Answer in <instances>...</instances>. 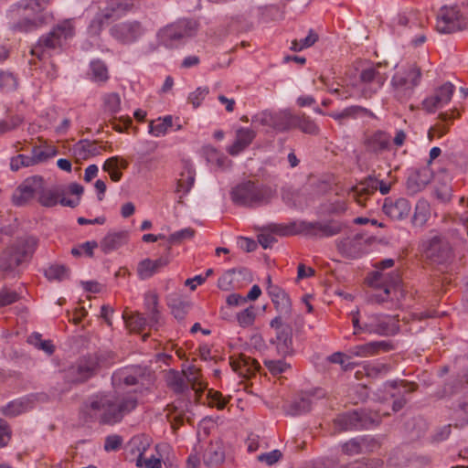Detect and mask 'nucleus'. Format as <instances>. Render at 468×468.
Segmentation results:
<instances>
[{
	"label": "nucleus",
	"instance_id": "f257e3e1",
	"mask_svg": "<svg viewBox=\"0 0 468 468\" xmlns=\"http://www.w3.org/2000/svg\"><path fill=\"white\" fill-rule=\"evenodd\" d=\"M354 334L367 333L370 335H393L399 332V321L395 316L387 314H367L365 321L360 323L359 311H352Z\"/></svg>",
	"mask_w": 468,
	"mask_h": 468
},
{
	"label": "nucleus",
	"instance_id": "f03ea898",
	"mask_svg": "<svg viewBox=\"0 0 468 468\" xmlns=\"http://www.w3.org/2000/svg\"><path fill=\"white\" fill-rule=\"evenodd\" d=\"M37 246V239L31 236L21 237L0 254V271L9 272L21 263L28 261Z\"/></svg>",
	"mask_w": 468,
	"mask_h": 468
},
{
	"label": "nucleus",
	"instance_id": "7ed1b4c3",
	"mask_svg": "<svg viewBox=\"0 0 468 468\" xmlns=\"http://www.w3.org/2000/svg\"><path fill=\"white\" fill-rule=\"evenodd\" d=\"M137 397L134 393L118 396L114 400L101 399V402L92 400L90 407L92 410H102L101 421L113 424L119 422L122 417L135 409Z\"/></svg>",
	"mask_w": 468,
	"mask_h": 468
},
{
	"label": "nucleus",
	"instance_id": "20e7f679",
	"mask_svg": "<svg viewBox=\"0 0 468 468\" xmlns=\"http://www.w3.org/2000/svg\"><path fill=\"white\" fill-rule=\"evenodd\" d=\"M275 191L270 186H260L251 181H245L231 190L232 201L239 206L255 207L268 203L274 197Z\"/></svg>",
	"mask_w": 468,
	"mask_h": 468
},
{
	"label": "nucleus",
	"instance_id": "39448f33",
	"mask_svg": "<svg viewBox=\"0 0 468 468\" xmlns=\"http://www.w3.org/2000/svg\"><path fill=\"white\" fill-rule=\"evenodd\" d=\"M49 2L50 0H26L20 3L17 12L23 18L14 26L15 29L27 32L41 25L44 20L39 15Z\"/></svg>",
	"mask_w": 468,
	"mask_h": 468
},
{
	"label": "nucleus",
	"instance_id": "423d86ee",
	"mask_svg": "<svg viewBox=\"0 0 468 468\" xmlns=\"http://www.w3.org/2000/svg\"><path fill=\"white\" fill-rule=\"evenodd\" d=\"M197 22L188 19H180L165 26L157 32V40L165 48H174L177 41L192 37L197 31Z\"/></svg>",
	"mask_w": 468,
	"mask_h": 468
},
{
	"label": "nucleus",
	"instance_id": "0eeeda50",
	"mask_svg": "<svg viewBox=\"0 0 468 468\" xmlns=\"http://www.w3.org/2000/svg\"><path fill=\"white\" fill-rule=\"evenodd\" d=\"M420 70L415 65L399 69L391 80L396 96L400 100L409 98L420 80Z\"/></svg>",
	"mask_w": 468,
	"mask_h": 468
},
{
	"label": "nucleus",
	"instance_id": "6e6552de",
	"mask_svg": "<svg viewBox=\"0 0 468 468\" xmlns=\"http://www.w3.org/2000/svg\"><path fill=\"white\" fill-rule=\"evenodd\" d=\"M73 35V27L68 21L58 24L47 36L42 37L31 53L39 58L46 51L60 48L65 40Z\"/></svg>",
	"mask_w": 468,
	"mask_h": 468
},
{
	"label": "nucleus",
	"instance_id": "1a4fd4ad",
	"mask_svg": "<svg viewBox=\"0 0 468 468\" xmlns=\"http://www.w3.org/2000/svg\"><path fill=\"white\" fill-rule=\"evenodd\" d=\"M467 21L456 5H444L437 15L436 30L441 34H452L464 29Z\"/></svg>",
	"mask_w": 468,
	"mask_h": 468
},
{
	"label": "nucleus",
	"instance_id": "9d476101",
	"mask_svg": "<svg viewBox=\"0 0 468 468\" xmlns=\"http://www.w3.org/2000/svg\"><path fill=\"white\" fill-rule=\"evenodd\" d=\"M138 0H111L106 4L102 14L98 15L90 25V32L99 33L104 25L111 19H117L130 11Z\"/></svg>",
	"mask_w": 468,
	"mask_h": 468
},
{
	"label": "nucleus",
	"instance_id": "9b49d317",
	"mask_svg": "<svg viewBox=\"0 0 468 468\" xmlns=\"http://www.w3.org/2000/svg\"><path fill=\"white\" fill-rule=\"evenodd\" d=\"M381 65H371L364 69L359 77L360 95L368 98L379 90L387 80L386 72L380 70Z\"/></svg>",
	"mask_w": 468,
	"mask_h": 468
},
{
	"label": "nucleus",
	"instance_id": "f8f14e48",
	"mask_svg": "<svg viewBox=\"0 0 468 468\" xmlns=\"http://www.w3.org/2000/svg\"><path fill=\"white\" fill-rule=\"evenodd\" d=\"M378 415L369 416L365 410H354L339 415L335 422L343 431L370 429L379 422Z\"/></svg>",
	"mask_w": 468,
	"mask_h": 468
},
{
	"label": "nucleus",
	"instance_id": "ddd939ff",
	"mask_svg": "<svg viewBox=\"0 0 468 468\" xmlns=\"http://www.w3.org/2000/svg\"><path fill=\"white\" fill-rule=\"evenodd\" d=\"M44 185H46L45 180L40 176L26 178L13 195L14 203L23 206L36 197L38 198L39 194L43 192Z\"/></svg>",
	"mask_w": 468,
	"mask_h": 468
},
{
	"label": "nucleus",
	"instance_id": "4468645a",
	"mask_svg": "<svg viewBox=\"0 0 468 468\" xmlns=\"http://www.w3.org/2000/svg\"><path fill=\"white\" fill-rule=\"evenodd\" d=\"M145 32L146 28L137 20L118 23L110 29L112 37L123 44L136 42Z\"/></svg>",
	"mask_w": 468,
	"mask_h": 468
},
{
	"label": "nucleus",
	"instance_id": "2eb2a0df",
	"mask_svg": "<svg viewBox=\"0 0 468 468\" xmlns=\"http://www.w3.org/2000/svg\"><path fill=\"white\" fill-rule=\"evenodd\" d=\"M454 91L453 84L451 82L443 83L422 101V108L429 113H434L451 101Z\"/></svg>",
	"mask_w": 468,
	"mask_h": 468
},
{
	"label": "nucleus",
	"instance_id": "dca6fc26",
	"mask_svg": "<svg viewBox=\"0 0 468 468\" xmlns=\"http://www.w3.org/2000/svg\"><path fill=\"white\" fill-rule=\"evenodd\" d=\"M383 211L391 219L403 220L410 216L411 205L404 197H388L384 201Z\"/></svg>",
	"mask_w": 468,
	"mask_h": 468
},
{
	"label": "nucleus",
	"instance_id": "f3484780",
	"mask_svg": "<svg viewBox=\"0 0 468 468\" xmlns=\"http://www.w3.org/2000/svg\"><path fill=\"white\" fill-rule=\"evenodd\" d=\"M144 377V369L139 366L126 367L116 370L112 375V383L116 387L132 386L139 383Z\"/></svg>",
	"mask_w": 468,
	"mask_h": 468
},
{
	"label": "nucleus",
	"instance_id": "a211bd4d",
	"mask_svg": "<svg viewBox=\"0 0 468 468\" xmlns=\"http://www.w3.org/2000/svg\"><path fill=\"white\" fill-rule=\"evenodd\" d=\"M392 349V345L388 341H371L363 345H357L348 349L350 356L368 357L387 352Z\"/></svg>",
	"mask_w": 468,
	"mask_h": 468
},
{
	"label": "nucleus",
	"instance_id": "6ab92c4d",
	"mask_svg": "<svg viewBox=\"0 0 468 468\" xmlns=\"http://www.w3.org/2000/svg\"><path fill=\"white\" fill-rule=\"evenodd\" d=\"M256 137V132L248 127H240L236 131L235 140L227 148V152L236 156L246 150Z\"/></svg>",
	"mask_w": 468,
	"mask_h": 468
},
{
	"label": "nucleus",
	"instance_id": "aec40b11",
	"mask_svg": "<svg viewBox=\"0 0 468 468\" xmlns=\"http://www.w3.org/2000/svg\"><path fill=\"white\" fill-rule=\"evenodd\" d=\"M338 250L346 257L357 258L363 254L364 239L360 235H354L340 239L337 242Z\"/></svg>",
	"mask_w": 468,
	"mask_h": 468
},
{
	"label": "nucleus",
	"instance_id": "412c9836",
	"mask_svg": "<svg viewBox=\"0 0 468 468\" xmlns=\"http://www.w3.org/2000/svg\"><path fill=\"white\" fill-rule=\"evenodd\" d=\"M130 233L127 230L110 231L100 242L101 250L110 253L127 244Z\"/></svg>",
	"mask_w": 468,
	"mask_h": 468
},
{
	"label": "nucleus",
	"instance_id": "4be33fe9",
	"mask_svg": "<svg viewBox=\"0 0 468 468\" xmlns=\"http://www.w3.org/2000/svg\"><path fill=\"white\" fill-rule=\"evenodd\" d=\"M169 263L167 257H160L156 260L144 259L138 263L137 274L141 280H146L157 273Z\"/></svg>",
	"mask_w": 468,
	"mask_h": 468
},
{
	"label": "nucleus",
	"instance_id": "5701e85b",
	"mask_svg": "<svg viewBox=\"0 0 468 468\" xmlns=\"http://www.w3.org/2000/svg\"><path fill=\"white\" fill-rule=\"evenodd\" d=\"M450 255V247L440 238L434 237L430 240L429 246L426 249V256L431 261L441 263L446 261Z\"/></svg>",
	"mask_w": 468,
	"mask_h": 468
},
{
	"label": "nucleus",
	"instance_id": "b1692460",
	"mask_svg": "<svg viewBox=\"0 0 468 468\" xmlns=\"http://www.w3.org/2000/svg\"><path fill=\"white\" fill-rule=\"evenodd\" d=\"M431 178V172L427 168L414 171L407 179V189L412 194L418 193L430 183Z\"/></svg>",
	"mask_w": 468,
	"mask_h": 468
},
{
	"label": "nucleus",
	"instance_id": "393cba45",
	"mask_svg": "<svg viewBox=\"0 0 468 468\" xmlns=\"http://www.w3.org/2000/svg\"><path fill=\"white\" fill-rule=\"evenodd\" d=\"M230 365L233 371L242 378L251 377L259 368L258 362L247 356H240L237 359H233L231 360Z\"/></svg>",
	"mask_w": 468,
	"mask_h": 468
},
{
	"label": "nucleus",
	"instance_id": "a878e982",
	"mask_svg": "<svg viewBox=\"0 0 468 468\" xmlns=\"http://www.w3.org/2000/svg\"><path fill=\"white\" fill-rule=\"evenodd\" d=\"M174 126V117L165 115L149 122L148 133L154 137H162L166 135Z\"/></svg>",
	"mask_w": 468,
	"mask_h": 468
},
{
	"label": "nucleus",
	"instance_id": "bb28decb",
	"mask_svg": "<svg viewBox=\"0 0 468 468\" xmlns=\"http://www.w3.org/2000/svg\"><path fill=\"white\" fill-rule=\"evenodd\" d=\"M109 79V69L104 61L95 59L90 62V81L101 86L105 84Z\"/></svg>",
	"mask_w": 468,
	"mask_h": 468
},
{
	"label": "nucleus",
	"instance_id": "cd10ccee",
	"mask_svg": "<svg viewBox=\"0 0 468 468\" xmlns=\"http://www.w3.org/2000/svg\"><path fill=\"white\" fill-rule=\"evenodd\" d=\"M267 292L279 312L288 313L290 311V298L282 288L279 286H268Z\"/></svg>",
	"mask_w": 468,
	"mask_h": 468
},
{
	"label": "nucleus",
	"instance_id": "c85d7f7f",
	"mask_svg": "<svg viewBox=\"0 0 468 468\" xmlns=\"http://www.w3.org/2000/svg\"><path fill=\"white\" fill-rule=\"evenodd\" d=\"M170 447L166 443H159L155 446L156 455L150 458L135 459L136 466L145 468H162V460L165 453L168 452Z\"/></svg>",
	"mask_w": 468,
	"mask_h": 468
},
{
	"label": "nucleus",
	"instance_id": "c756f323",
	"mask_svg": "<svg viewBox=\"0 0 468 468\" xmlns=\"http://www.w3.org/2000/svg\"><path fill=\"white\" fill-rule=\"evenodd\" d=\"M128 162L121 156L108 158L103 165V170L108 172L112 180L118 182L122 178V170L126 169Z\"/></svg>",
	"mask_w": 468,
	"mask_h": 468
},
{
	"label": "nucleus",
	"instance_id": "7c9ffc66",
	"mask_svg": "<svg viewBox=\"0 0 468 468\" xmlns=\"http://www.w3.org/2000/svg\"><path fill=\"white\" fill-rule=\"evenodd\" d=\"M151 440L143 434L135 435L127 443V451L136 459L144 458V454L149 449Z\"/></svg>",
	"mask_w": 468,
	"mask_h": 468
},
{
	"label": "nucleus",
	"instance_id": "2f4dec72",
	"mask_svg": "<svg viewBox=\"0 0 468 468\" xmlns=\"http://www.w3.org/2000/svg\"><path fill=\"white\" fill-rule=\"evenodd\" d=\"M58 154L56 147L51 145H35L31 149V159L33 165H37L48 161Z\"/></svg>",
	"mask_w": 468,
	"mask_h": 468
},
{
	"label": "nucleus",
	"instance_id": "473e14b6",
	"mask_svg": "<svg viewBox=\"0 0 468 468\" xmlns=\"http://www.w3.org/2000/svg\"><path fill=\"white\" fill-rule=\"evenodd\" d=\"M294 115L288 111L273 112V130L286 132L293 128Z\"/></svg>",
	"mask_w": 468,
	"mask_h": 468
},
{
	"label": "nucleus",
	"instance_id": "72a5a7b5",
	"mask_svg": "<svg viewBox=\"0 0 468 468\" xmlns=\"http://www.w3.org/2000/svg\"><path fill=\"white\" fill-rule=\"evenodd\" d=\"M431 217V206L425 199H420L416 206L412 218V223L415 226H423Z\"/></svg>",
	"mask_w": 468,
	"mask_h": 468
},
{
	"label": "nucleus",
	"instance_id": "f704fd0d",
	"mask_svg": "<svg viewBox=\"0 0 468 468\" xmlns=\"http://www.w3.org/2000/svg\"><path fill=\"white\" fill-rule=\"evenodd\" d=\"M168 306L170 307L175 318L177 319L178 321H182L185 319L189 310L190 303L186 300H183L179 296H176L170 297L168 299Z\"/></svg>",
	"mask_w": 468,
	"mask_h": 468
},
{
	"label": "nucleus",
	"instance_id": "c9c22d12",
	"mask_svg": "<svg viewBox=\"0 0 468 468\" xmlns=\"http://www.w3.org/2000/svg\"><path fill=\"white\" fill-rule=\"evenodd\" d=\"M294 127L307 134L315 135L319 133V127L315 122L305 115L294 116L293 128Z\"/></svg>",
	"mask_w": 468,
	"mask_h": 468
},
{
	"label": "nucleus",
	"instance_id": "e433bc0d",
	"mask_svg": "<svg viewBox=\"0 0 468 468\" xmlns=\"http://www.w3.org/2000/svg\"><path fill=\"white\" fill-rule=\"evenodd\" d=\"M257 316V308L250 305L240 312L237 313L236 320L238 324L242 328H248L253 325Z\"/></svg>",
	"mask_w": 468,
	"mask_h": 468
},
{
	"label": "nucleus",
	"instance_id": "4c0bfd02",
	"mask_svg": "<svg viewBox=\"0 0 468 468\" xmlns=\"http://www.w3.org/2000/svg\"><path fill=\"white\" fill-rule=\"evenodd\" d=\"M196 173L192 167H186L181 174V177L177 182V191L184 195L187 194L195 184Z\"/></svg>",
	"mask_w": 468,
	"mask_h": 468
},
{
	"label": "nucleus",
	"instance_id": "58836bf2",
	"mask_svg": "<svg viewBox=\"0 0 468 468\" xmlns=\"http://www.w3.org/2000/svg\"><path fill=\"white\" fill-rule=\"evenodd\" d=\"M224 451L218 444H211L204 454V463L207 465H216L224 461Z\"/></svg>",
	"mask_w": 468,
	"mask_h": 468
},
{
	"label": "nucleus",
	"instance_id": "ea45409f",
	"mask_svg": "<svg viewBox=\"0 0 468 468\" xmlns=\"http://www.w3.org/2000/svg\"><path fill=\"white\" fill-rule=\"evenodd\" d=\"M393 265L394 260L392 259H386L376 263L375 267L378 269V271L372 273V276L369 279V283L372 286H378L380 282L386 281V274H384L382 271L391 268Z\"/></svg>",
	"mask_w": 468,
	"mask_h": 468
},
{
	"label": "nucleus",
	"instance_id": "a19ab883",
	"mask_svg": "<svg viewBox=\"0 0 468 468\" xmlns=\"http://www.w3.org/2000/svg\"><path fill=\"white\" fill-rule=\"evenodd\" d=\"M144 305L150 314V323L156 324L159 319V312L157 310L158 296L154 292H149L144 294Z\"/></svg>",
	"mask_w": 468,
	"mask_h": 468
},
{
	"label": "nucleus",
	"instance_id": "79ce46f5",
	"mask_svg": "<svg viewBox=\"0 0 468 468\" xmlns=\"http://www.w3.org/2000/svg\"><path fill=\"white\" fill-rule=\"evenodd\" d=\"M364 370L367 377L378 378L386 375L389 370V367L379 361H371L365 363Z\"/></svg>",
	"mask_w": 468,
	"mask_h": 468
},
{
	"label": "nucleus",
	"instance_id": "37998d69",
	"mask_svg": "<svg viewBox=\"0 0 468 468\" xmlns=\"http://www.w3.org/2000/svg\"><path fill=\"white\" fill-rule=\"evenodd\" d=\"M366 112H367V109H365L361 106L353 105V106L345 108L341 112H332V113H330V116L333 119H335V121L341 122L342 120H345V119H349V118L355 119L358 115H360L361 113H364Z\"/></svg>",
	"mask_w": 468,
	"mask_h": 468
},
{
	"label": "nucleus",
	"instance_id": "c03bdc74",
	"mask_svg": "<svg viewBox=\"0 0 468 468\" xmlns=\"http://www.w3.org/2000/svg\"><path fill=\"white\" fill-rule=\"evenodd\" d=\"M311 410V400L307 398H301L292 401L287 409V413L292 416L304 414Z\"/></svg>",
	"mask_w": 468,
	"mask_h": 468
},
{
	"label": "nucleus",
	"instance_id": "a18cd8bd",
	"mask_svg": "<svg viewBox=\"0 0 468 468\" xmlns=\"http://www.w3.org/2000/svg\"><path fill=\"white\" fill-rule=\"evenodd\" d=\"M104 111L111 113L116 114L121 110V97L116 92H111L103 97Z\"/></svg>",
	"mask_w": 468,
	"mask_h": 468
},
{
	"label": "nucleus",
	"instance_id": "49530a36",
	"mask_svg": "<svg viewBox=\"0 0 468 468\" xmlns=\"http://www.w3.org/2000/svg\"><path fill=\"white\" fill-rule=\"evenodd\" d=\"M69 374L73 381L82 382L88 378V362L86 360L69 368Z\"/></svg>",
	"mask_w": 468,
	"mask_h": 468
},
{
	"label": "nucleus",
	"instance_id": "de8ad7c7",
	"mask_svg": "<svg viewBox=\"0 0 468 468\" xmlns=\"http://www.w3.org/2000/svg\"><path fill=\"white\" fill-rule=\"evenodd\" d=\"M210 407H216L218 410H223L228 403V400L223 398L222 394L218 391L208 389L206 394V400Z\"/></svg>",
	"mask_w": 468,
	"mask_h": 468
},
{
	"label": "nucleus",
	"instance_id": "09e8293b",
	"mask_svg": "<svg viewBox=\"0 0 468 468\" xmlns=\"http://www.w3.org/2000/svg\"><path fill=\"white\" fill-rule=\"evenodd\" d=\"M48 280L61 281L69 276V270L64 265H51L45 271Z\"/></svg>",
	"mask_w": 468,
	"mask_h": 468
},
{
	"label": "nucleus",
	"instance_id": "8fccbe9b",
	"mask_svg": "<svg viewBox=\"0 0 468 468\" xmlns=\"http://www.w3.org/2000/svg\"><path fill=\"white\" fill-rule=\"evenodd\" d=\"M271 326L277 331V340L287 346L291 338L289 331L282 324V318L280 316L273 318L271 322Z\"/></svg>",
	"mask_w": 468,
	"mask_h": 468
},
{
	"label": "nucleus",
	"instance_id": "3c124183",
	"mask_svg": "<svg viewBox=\"0 0 468 468\" xmlns=\"http://www.w3.org/2000/svg\"><path fill=\"white\" fill-rule=\"evenodd\" d=\"M316 229L321 233L322 237H331L341 231V224L336 221L319 223Z\"/></svg>",
	"mask_w": 468,
	"mask_h": 468
},
{
	"label": "nucleus",
	"instance_id": "603ef678",
	"mask_svg": "<svg viewBox=\"0 0 468 468\" xmlns=\"http://www.w3.org/2000/svg\"><path fill=\"white\" fill-rule=\"evenodd\" d=\"M372 144L376 150H386L391 145V136L385 132H378L372 137Z\"/></svg>",
	"mask_w": 468,
	"mask_h": 468
},
{
	"label": "nucleus",
	"instance_id": "864d4df0",
	"mask_svg": "<svg viewBox=\"0 0 468 468\" xmlns=\"http://www.w3.org/2000/svg\"><path fill=\"white\" fill-rule=\"evenodd\" d=\"M252 123L256 126H265L273 130V112L263 111L252 116Z\"/></svg>",
	"mask_w": 468,
	"mask_h": 468
},
{
	"label": "nucleus",
	"instance_id": "5fc2aeb1",
	"mask_svg": "<svg viewBox=\"0 0 468 468\" xmlns=\"http://www.w3.org/2000/svg\"><path fill=\"white\" fill-rule=\"evenodd\" d=\"M364 440L360 438L351 439L342 444V451L350 456L357 455L362 452Z\"/></svg>",
	"mask_w": 468,
	"mask_h": 468
},
{
	"label": "nucleus",
	"instance_id": "6e6d98bb",
	"mask_svg": "<svg viewBox=\"0 0 468 468\" xmlns=\"http://www.w3.org/2000/svg\"><path fill=\"white\" fill-rule=\"evenodd\" d=\"M34 166L31 155L23 154L13 156L10 160V168L12 171H18L22 167Z\"/></svg>",
	"mask_w": 468,
	"mask_h": 468
},
{
	"label": "nucleus",
	"instance_id": "4d7b16f0",
	"mask_svg": "<svg viewBox=\"0 0 468 468\" xmlns=\"http://www.w3.org/2000/svg\"><path fill=\"white\" fill-rule=\"evenodd\" d=\"M59 196L43 186V192L39 194L37 201L44 207H53L58 204Z\"/></svg>",
	"mask_w": 468,
	"mask_h": 468
},
{
	"label": "nucleus",
	"instance_id": "13d9d810",
	"mask_svg": "<svg viewBox=\"0 0 468 468\" xmlns=\"http://www.w3.org/2000/svg\"><path fill=\"white\" fill-rule=\"evenodd\" d=\"M24 118L20 115L11 116L9 120L0 121V134L13 131L22 124Z\"/></svg>",
	"mask_w": 468,
	"mask_h": 468
},
{
	"label": "nucleus",
	"instance_id": "bf43d9fd",
	"mask_svg": "<svg viewBox=\"0 0 468 468\" xmlns=\"http://www.w3.org/2000/svg\"><path fill=\"white\" fill-rule=\"evenodd\" d=\"M73 155L77 163L88 159V140H80L72 148Z\"/></svg>",
	"mask_w": 468,
	"mask_h": 468
},
{
	"label": "nucleus",
	"instance_id": "052dcab7",
	"mask_svg": "<svg viewBox=\"0 0 468 468\" xmlns=\"http://www.w3.org/2000/svg\"><path fill=\"white\" fill-rule=\"evenodd\" d=\"M264 365L268 370L274 376L285 372L289 368V365L282 359L265 360Z\"/></svg>",
	"mask_w": 468,
	"mask_h": 468
},
{
	"label": "nucleus",
	"instance_id": "680f3d73",
	"mask_svg": "<svg viewBox=\"0 0 468 468\" xmlns=\"http://www.w3.org/2000/svg\"><path fill=\"white\" fill-rule=\"evenodd\" d=\"M17 81L10 72L0 73V88L5 91H12L16 90Z\"/></svg>",
	"mask_w": 468,
	"mask_h": 468
},
{
	"label": "nucleus",
	"instance_id": "e2e57ef3",
	"mask_svg": "<svg viewBox=\"0 0 468 468\" xmlns=\"http://www.w3.org/2000/svg\"><path fill=\"white\" fill-rule=\"evenodd\" d=\"M207 94L208 88L198 87L196 90L189 94L188 101L194 106V108H197L201 105L202 101L205 100Z\"/></svg>",
	"mask_w": 468,
	"mask_h": 468
},
{
	"label": "nucleus",
	"instance_id": "0e129e2a",
	"mask_svg": "<svg viewBox=\"0 0 468 468\" xmlns=\"http://www.w3.org/2000/svg\"><path fill=\"white\" fill-rule=\"evenodd\" d=\"M20 299L19 294L6 288L0 290V308L12 304Z\"/></svg>",
	"mask_w": 468,
	"mask_h": 468
},
{
	"label": "nucleus",
	"instance_id": "69168bd1",
	"mask_svg": "<svg viewBox=\"0 0 468 468\" xmlns=\"http://www.w3.org/2000/svg\"><path fill=\"white\" fill-rule=\"evenodd\" d=\"M126 324L131 330L140 331L145 327L147 322L143 314L136 313L126 320Z\"/></svg>",
	"mask_w": 468,
	"mask_h": 468
},
{
	"label": "nucleus",
	"instance_id": "338daca9",
	"mask_svg": "<svg viewBox=\"0 0 468 468\" xmlns=\"http://www.w3.org/2000/svg\"><path fill=\"white\" fill-rule=\"evenodd\" d=\"M93 359L95 361H91L90 359V367H89L90 374L92 371H96L102 367H107L111 365V363L109 362V356L105 354L95 355Z\"/></svg>",
	"mask_w": 468,
	"mask_h": 468
},
{
	"label": "nucleus",
	"instance_id": "774afa93",
	"mask_svg": "<svg viewBox=\"0 0 468 468\" xmlns=\"http://www.w3.org/2000/svg\"><path fill=\"white\" fill-rule=\"evenodd\" d=\"M122 438L120 435L112 434L105 438L104 450L106 452H114L120 449L122 444Z\"/></svg>",
	"mask_w": 468,
	"mask_h": 468
}]
</instances>
